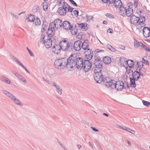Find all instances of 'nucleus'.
Returning <instances> with one entry per match:
<instances>
[{
  "label": "nucleus",
  "mask_w": 150,
  "mask_h": 150,
  "mask_svg": "<svg viewBox=\"0 0 150 150\" xmlns=\"http://www.w3.org/2000/svg\"><path fill=\"white\" fill-rule=\"evenodd\" d=\"M45 37V35L43 34H42L41 36L40 42L42 44H43L44 42L45 41V40H44Z\"/></svg>",
  "instance_id": "nucleus-48"
},
{
  "label": "nucleus",
  "mask_w": 150,
  "mask_h": 150,
  "mask_svg": "<svg viewBox=\"0 0 150 150\" xmlns=\"http://www.w3.org/2000/svg\"><path fill=\"white\" fill-rule=\"evenodd\" d=\"M105 85L108 87L112 89H114L115 87L114 86L115 83V81L113 80H112L109 78H106L104 81Z\"/></svg>",
  "instance_id": "nucleus-6"
},
{
  "label": "nucleus",
  "mask_w": 150,
  "mask_h": 150,
  "mask_svg": "<svg viewBox=\"0 0 150 150\" xmlns=\"http://www.w3.org/2000/svg\"><path fill=\"white\" fill-rule=\"evenodd\" d=\"M75 60V59L74 57ZM83 62L82 59L81 57H79L78 58H77L76 59V64L75 63V65H76V67L77 68L79 69H80L82 68L83 67Z\"/></svg>",
  "instance_id": "nucleus-12"
},
{
  "label": "nucleus",
  "mask_w": 150,
  "mask_h": 150,
  "mask_svg": "<svg viewBox=\"0 0 150 150\" xmlns=\"http://www.w3.org/2000/svg\"><path fill=\"white\" fill-rule=\"evenodd\" d=\"M63 2H65L63 0H58L57 3L59 6H61L63 4Z\"/></svg>",
  "instance_id": "nucleus-50"
},
{
  "label": "nucleus",
  "mask_w": 150,
  "mask_h": 150,
  "mask_svg": "<svg viewBox=\"0 0 150 150\" xmlns=\"http://www.w3.org/2000/svg\"><path fill=\"white\" fill-rule=\"evenodd\" d=\"M0 80L3 83L7 84H10L11 83V80L7 77L4 75L1 76Z\"/></svg>",
  "instance_id": "nucleus-17"
},
{
  "label": "nucleus",
  "mask_w": 150,
  "mask_h": 150,
  "mask_svg": "<svg viewBox=\"0 0 150 150\" xmlns=\"http://www.w3.org/2000/svg\"><path fill=\"white\" fill-rule=\"evenodd\" d=\"M103 61L105 64H108L111 62V60L110 57L106 56L103 58Z\"/></svg>",
  "instance_id": "nucleus-32"
},
{
  "label": "nucleus",
  "mask_w": 150,
  "mask_h": 150,
  "mask_svg": "<svg viewBox=\"0 0 150 150\" xmlns=\"http://www.w3.org/2000/svg\"><path fill=\"white\" fill-rule=\"evenodd\" d=\"M126 131L131 133L132 134H134L135 133V132L134 130H133L127 127V129Z\"/></svg>",
  "instance_id": "nucleus-47"
},
{
  "label": "nucleus",
  "mask_w": 150,
  "mask_h": 150,
  "mask_svg": "<svg viewBox=\"0 0 150 150\" xmlns=\"http://www.w3.org/2000/svg\"><path fill=\"white\" fill-rule=\"evenodd\" d=\"M26 49L30 55L32 57H33L34 56V55L33 52L30 50L28 47H26Z\"/></svg>",
  "instance_id": "nucleus-52"
},
{
  "label": "nucleus",
  "mask_w": 150,
  "mask_h": 150,
  "mask_svg": "<svg viewBox=\"0 0 150 150\" xmlns=\"http://www.w3.org/2000/svg\"><path fill=\"white\" fill-rule=\"evenodd\" d=\"M67 11L62 7L59 8L58 10V12L59 14L61 15H66Z\"/></svg>",
  "instance_id": "nucleus-31"
},
{
  "label": "nucleus",
  "mask_w": 150,
  "mask_h": 150,
  "mask_svg": "<svg viewBox=\"0 0 150 150\" xmlns=\"http://www.w3.org/2000/svg\"><path fill=\"white\" fill-rule=\"evenodd\" d=\"M71 3L74 6H77V4L73 0H69Z\"/></svg>",
  "instance_id": "nucleus-58"
},
{
  "label": "nucleus",
  "mask_w": 150,
  "mask_h": 150,
  "mask_svg": "<svg viewBox=\"0 0 150 150\" xmlns=\"http://www.w3.org/2000/svg\"><path fill=\"white\" fill-rule=\"evenodd\" d=\"M22 67L25 70V71L27 72H28L29 74H30V72H29L27 70V68L25 67H24V66L23 65V66Z\"/></svg>",
  "instance_id": "nucleus-62"
},
{
  "label": "nucleus",
  "mask_w": 150,
  "mask_h": 150,
  "mask_svg": "<svg viewBox=\"0 0 150 150\" xmlns=\"http://www.w3.org/2000/svg\"><path fill=\"white\" fill-rule=\"evenodd\" d=\"M69 30L71 34L74 35H76L78 31L76 25H71Z\"/></svg>",
  "instance_id": "nucleus-23"
},
{
  "label": "nucleus",
  "mask_w": 150,
  "mask_h": 150,
  "mask_svg": "<svg viewBox=\"0 0 150 150\" xmlns=\"http://www.w3.org/2000/svg\"><path fill=\"white\" fill-rule=\"evenodd\" d=\"M89 42L88 40H85L83 43L82 42L81 48L83 50H85L89 48Z\"/></svg>",
  "instance_id": "nucleus-27"
},
{
  "label": "nucleus",
  "mask_w": 150,
  "mask_h": 150,
  "mask_svg": "<svg viewBox=\"0 0 150 150\" xmlns=\"http://www.w3.org/2000/svg\"><path fill=\"white\" fill-rule=\"evenodd\" d=\"M106 16L107 17L110 18H113V16L111 14L109 13H107L106 14Z\"/></svg>",
  "instance_id": "nucleus-54"
},
{
  "label": "nucleus",
  "mask_w": 150,
  "mask_h": 150,
  "mask_svg": "<svg viewBox=\"0 0 150 150\" xmlns=\"http://www.w3.org/2000/svg\"><path fill=\"white\" fill-rule=\"evenodd\" d=\"M56 90L59 94L61 95L62 94V89L60 87Z\"/></svg>",
  "instance_id": "nucleus-55"
},
{
  "label": "nucleus",
  "mask_w": 150,
  "mask_h": 150,
  "mask_svg": "<svg viewBox=\"0 0 150 150\" xmlns=\"http://www.w3.org/2000/svg\"><path fill=\"white\" fill-rule=\"evenodd\" d=\"M27 19L30 22H32L34 21L35 17L34 15L30 14L28 15Z\"/></svg>",
  "instance_id": "nucleus-34"
},
{
  "label": "nucleus",
  "mask_w": 150,
  "mask_h": 150,
  "mask_svg": "<svg viewBox=\"0 0 150 150\" xmlns=\"http://www.w3.org/2000/svg\"><path fill=\"white\" fill-rule=\"evenodd\" d=\"M92 67V64L88 60H85L83 62V68L85 72H87L91 69Z\"/></svg>",
  "instance_id": "nucleus-9"
},
{
  "label": "nucleus",
  "mask_w": 150,
  "mask_h": 150,
  "mask_svg": "<svg viewBox=\"0 0 150 150\" xmlns=\"http://www.w3.org/2000/svg\"><path fill=\"white\" fill-rule=\"evenodd\" d=\"M51 25L50 24L48 29L47 32V36L49 37V38H52L54 33L55 30L54 28L52 27Z\"/></svg>",
  "instance_id": "nucleus-14"
},
{
  "label": "nucleus",
  "mask_w": 150,
  "mask_h": 150,
  "mask_svg": "<svg viewBox=\"0 0 150 150\" xmlns=\"http://www.w3.org/2000/svg\"><path fill=\"white\" fill-rule=\"evenodd\" d=\"M134 47L136 48H137L140 47H142L144 49V47L145 45H144L143 43L141 42H139L137 40L135 39H134Z\"/></svg>",
  "instance_id": "nucleus-18"
},
{
  "label": "nucleus",
  "mask_w": 150,
  "mask_h": 150,
  "mask_svg": "<svg viewBox=\"0 0 150 150\" xmlns=\"http://www.w3.org/2000/svg\"><path fill=\"white\" fill-rule=\"evenodd\" d=\"M86 20L87 22H88L92 19L93 17L92 16L88 15H86Z\"/></svg>",
  "instance_id": "nucleus-42"
},
{
  "label": "nucleus",
  "mask_w": 150,
  "mask_h": 150,
  "mask_svg": "<svg viewBox=\"0 0 150 150\" xmlns=\"http://www.w3.org/2000/svg\"><path fill=\"white\" fill-rule=\"evenodd\" d=\"M52 86L55 87L56 88V90L59 88L60 87L58 85L56 84V83L53 82L52 84Z\"/></svg>",
  "instance_id": "nucleus-53"
},
{
  "label": "nucleus",
  "mask_w": 150,
  "mask_h": 150,
  "mask_svg": "<svg viewBox=\"0 0 150 150\" xmlns=\"http://www.w3.org/2000/svg\"><path fill=\"white\" fill-rule=\"evenodd\" d=\"M2 92L4 95L10 99L14 96V95L11 93L7 90H2Z\"/></svg>",
  "instance_id": "nucleus-26"
},
{
  "label": "nucleus",
  "mask_w": 150,
  "mask_h": 150,
  "mask_svg": "<svg viewBox=\"0 0 150 150\" xmlns=\"http://www.w3.org/2000/svg\"><path fill=\"white\" fill-rule=\"evenodd\" d=\"M10 14L12 17L16 19H18V17L17 15L13 13H10Z\"/></svg>",
  "instance_id": "nucleus-51"
},
{
  "label": "nucleus",
  "mask_w": 150,
  "mask_h": 150,
  "mask_svg": "<svg viewBox=\"0 0 150 150\" xmlns=\"http://www.w3.org/2000/svg\"><path fill=\"white\" fill-rule=\"evenodd\" d=\"M59 45L61 49L63 51H67L69 50L70 47L69 43L66 40H63L61 41L59 43Z\"/></svg>",
  "instance_id": "nucleus-4"
},
{
  "label": "nucleus",
  "mask_w": 150,
  "mask_h": 150,
  "mask_svg": "<svg viewBox=\"0 0 150 150\" xmlns=\"http://www.w3.org/2000/svg\"><path fill=\"white\" fill-rule=\"evenodd\" d=\"M73 55L71 54L67 59L65 58L56 59L54 62L55 67L59 69H62L66 67L69 70L73 69L75 66V61Z\"/></svg>",
  "instance_id": "nucleus-1"
},
{
  "label": "nucleus",
  "mask_w": 150,
  "mask_h": 150,
  "mask_svg": "<svg viewBox=\"0 0 150 150\" xmlns=\"http://www.w3.org/2000/svg\"><path fill=\"white\" fill-rule=\"evenodd\" d=\"M33 8L36 9V11L38 10V6L37 5H35L34 6Z\"/></svg>",
  "instance_id": "nucleus-64"
},
{
  "label": "nucleus",
  "mask_w": 150,
  "mask_h": 150,
  "mask_svg": "<svg viewBox=\"0 0 150 150\" xmlns=\"http://www.w3.org/2000/svg\"><path fill=\"white\" fill-rule=\"evenodd\" d=\"M10 100L16 105H19L21 106H23V104L21 102L20 100L18 99L14 95Z\"/></svg>",
  "instance_id": "nucleus-21"
},
{
  "label": "nucleus",
  "mask_w": 150,
  "mask_h": 150,
  "mask_svg": "<svg viewBox=\"0 0 150 150\" xmlns=\"http://www.w3.org/2000/svg\"><path fill=\"white\" fill-rule=\"evenodd\" d=\"M138 17L132 15L130 17V21L132 24L136 25L139 22Z\"/></svg>",
  "instance_id": "nucleus-19"
},
{
  "label": "nucleus",
  "mask_w": 150,
  "mask_h": 150,
  "mask_svg": "<svg viewBox=\"0 0 150 150\" xmlns=\"http://www.w3.org/2000/svg\"><path fill=\"white\" fill-rule=\"evenodd\" d=\"M130 86L132 88H135L136 86V84L135 83V79L133 78L130 77Z\"/></svg>",
  "instance_id": "nucleus-33"
},
{
  "label": "nucleus",
  "mask_w": 150,
  "mask_h": 150,
  "mask_svg": "<svg viewBox=\"0 0 150 150\" xmlns=\"http://www.w3.org/2000/svg\"><path fill=\"white\" fill-rule=\"evenodd\" d=\"M95 67H97L100 69L102 68V65L101 62L99 61H96L95 62Z\"/></svg>",
  "instance_id": "nucleus-38"
},
{
  "label": "nucleus",
  "mask_w": 150,
  "mask_h": 150,
  "mask_svg": "<svg viewBox=\"0 0 150 150\" xmlns=\"http://www.w3.org/2000/svg\"><path fill=\"white\" fill-rule=\"evenodd\" d=\"M43 79L44 81H45L48 84H49L50 85H52V84L54 82L53 81H50V80H49L47 79H46L45 78H44V77H43Z\"/></svg>",
  "instance_id": "nucleus-46"
},
{
  "label": "nucleus",
  "mask_w": 150,
  "mask_h": 150,
  "mask_svg": "<svg viewBox=\"0 0 150 150\" xmlns=\"http://www.w3.org/2000/svg\"><path fill=\"white\" fill-rule=\"evenodd\" d=\"M141 61H139L137 62V71L140 74L141 76H143L145 73L146 70L144 67V65L142 64Z\"/></svg>",
  "instance_id": "nucleus-5"
},
{
  "label": "nucleus",
  "mask_w": 150,
  "mask_h": 150,
  "mask_svg": "<svg viewBox=\"0 0 150 150\" xmlns=\"http://www.w3.org/2000/svg\"><path fill=\"white\" fill-rule=\"evenodd\" d=\"M106 47L109 50H110L112 46L110 44H108L107 45Z\"/></svg>",
  "instance_id": "nucleus-63"
},
{
  "label": "nucleus",
  "mask_w": 150,
  "mask_h": 150,
  "mask_svg": "<svg viewBox=\"0 0 150 150\" xmlns=\"http://www.w3.org/2000/svg\"><path fill=\"white\" fill-rule=\"evenodd\" d=\"M85 50L84 54L85 57L88 59H91L93 57V52L89 47L87 48Z\"/></svg>",
  "instance_id": "nucleus-10"
},
{
  "label": "nucleus",
  "mask_w": 150,
  "mask_h": 150,
  "mask_svg": "<svg viewBox=\"0 0 150 150\" xmlns=\"http://www.w3.org/2000/svg\"><path fill=\"white\" fill-rule=\"evenodd\" d=\"M138 4V1L137 0L134 1V4L133 5V7L134 8H136Z\"/></svg>",
  "instance_id": "nucleus-49"
},
{
  "label": "nucleus",
  "mask_w": 150,
  "mask_h": 150,
  "mask_svg": "<svg viewBox=\"0 0 150 150\" xmlns=\"http://www.w3.org/2000/svg\"><path fill=\"white\" fill-rule=\"evenodd\" d=\"M125 13H126V15L127 16H130L133 13L132 9L130 8L126 9Z\"/></svg>",
  "instance_id": "nucleus-35"
},
{
  "label": "nucleus",
  "mask_w": 150,
  "mask_h": 150,
  "mask_svg": "<svg viewBox=\"0 0 150 150\" xmlns=\"http://www.w3.org/2000/svg\"><path fill=\"white\" fill-rule=\"evenodd\" d=\"M134 66L133 60L129 59L125 61L123 65V66L125 69V73L129 75L132 74V78L135 79V81H137L140 78V76H141L138 71L136 70L133 72Z\"/></svg>",
  "instance_id": "nucleus-2"
},
{
  "label": "nucleus",
  "mask_w": 150,
  "mask_h": 150,
  "mask_svg": "<svg viewBox=\"0 0 150 150\" xmlns=\"http://www.w3.org/2000/svg\"><path fill=\"white\" fill-rule=\"evenodd\" d=\"M48 25V24L47 22H43L42 25V32H44L46 30L47 27Z\"/></svg>",
  "instance_id": "nucleus-37"
},
{
  "label": "nucleus",
  "mask_w": 150,
  "mask_h": 150,
  "mask_svg": "<svg viewBox=\"0 0 150 150\" xmlns=\"http://www.w3.org/2000/svg\"><path fill=\"white\" fill-rule=\"evenodd\" d=\"M62 26L64 29L67 30H69L71 26L69 22L64 21L62 24Z\"/></svg>",
  "instance_id": "nucleus-25"
},
{
  "label": "nucleus",
  "mask_w": 150,
  "mask_h": 150,
  "mask_svg": "<svg viewBox=\"0 0 150 150\" xmlns=\"http://www.w3.org/2000/svg\"><path fill=\"white\" fill-rule=\"evenodd\" d=\"M142 102L143 105L145 106L148 107L150 106V103L148 101L143 100Z\"/></svg>",
  "instance_id": "nucleus-41"
},
{
  "label": "nucleus",
  "mask_w": 150,
  "mask_h": 150,
  "mask_svg": "<svg viewBox=\"0 0 150 150\" xmlns=\"http://www.w3.org/2000/svg\"><path fill=\"white\" fill-rule=\"evenodd\" d=\"M22 67L25 70V71L27 72H28L29 74H30V72H29L27 70V68L25 67H24V66L23 65V66Z\"/></svg>",
  "instance_id": "nucleus-61"
},
{
  "label": "nucleus",
  "mask_w": 150,
  "mask_h": 150,
  "mask_svg": "<svg viewBox=\"0 0 150 150\" xmlns=\"http://www.w3.org/2000/svg\"><path fill=\"white\" fill-rule=\"evenodd\" d=\"M94 78L97 83H100L103 80V76L101 73H95Z\"/></svg>",
  "instance_id": "nucleus-11"
},
{
  "label": "nucleus",
  "mask_w": 150,
  "mask_h": 150,
  "mask_svg": "<svg viewBox=\"0 0 150 150\" xmlns=\"http://www.w3.org/2000/svg\"><path fill=\"white\" fill-rule=\"evenodd\" d=\"M62 6L60 7H62V8H64L67 11L71 12L72 11V8L69 6L66 2H63V4H62Z\"/></svg>",
  "instance_id": "nucleus-24"
},
{
  "label": "nucleus",
  "mask_w": 150,
  "mask_h": 150,
  "mask_svg": "<svg viewBox=\"0 0 150 150\" xmlns=\"http://www.w3.org/2000/svg\"><path fill=\"white\" fill-rule=\"evenodd\" d=\"M79 11L77 10H75L73 12L72 15L75 17H77L78 16Z\"/></svg>",
  "instance_id": "nucleus-44"
},
{
  "label": "nucleus",
  "mask_w": 150,
  "mask_h": 150,
  "mask_svg": "<svg viewBox=\"0 0 150 150\" xmlns=\"http://www.w3.org/2000/svg\"><path fill=\"white\" fill-rule=\"evenodd\" d=\"M82 42L80 40H77L74 43V49L76 51H79L82 47Z\"/></svg>",
  "instance_id": "nucleus-13"
},
{
  "label": "nucleus",
  "mask_w": 150,
  "mask_h": 150,
  "mask_svg": "<svg viewBox=\"0 0 150 150\" xmlns=\"http://www.w3.org/2000/svg\"><path fill=\"white\" fill-rule=\"evenodd\" d=\"M13 74L20 80H21L24 83H27V81L25 78L17 72L13 71Z\"/></svg>",
  "instance_id": "nucleus-20"
},
{
  "label": "nucleus",
  "mask_w": 150,
  "mask_h": 150,
  "mask_svg": "<svg viewBox=\"0 0 150 150\" xmlns=\"http://www.w3.org/2000/svg\"><path fill=\"white\" fill-rule=\"evenodd\" d=\"M13 58V59L15 62L19 66H20L21 67L23 66V64L19 61V60L16 57L12 56Z\"/></svg>",
  "instance_id": "nucleus-39"
},
{
  "label": "nucleus",
  "mask_w": 150,
  "mask_h": 150,
  "mask_svg": "<svg viewBox=\"0 0 150 150\" xmlns=\"http://www.w3.org/2000/svg\"><path fill=\"white\" fill-rule=\"evenodd\" d=\"M139 22L138 24L137 25V29L140 30L142 29V28H144L145 26L144 23L145 21V17L143 16H140L138 18Z\"/></svg>",
  "instance_id": "nucleus-8"
},
{
  "label": "nucleus",
  "mask_w": 150,
  "mask_h": 150,
  "mask_svg": "<svg viewBox=\"0 0 150 150\" xmlns=\"http://www.w3.org/2000/svg\"><path fill=\"white\" fill-rule=\"evenodd\" d=\"M43 44L47 48H50L52 45V41L51 38H49L46 40Z\"/></svg>",
  "instance_id": "nucleus-22"
},
{
  "label": "nucleus",
  "mask_w": 150,
  "mask_h": 150,
  "mask_svg": "<svg viewBox=\"0 0 150 150\" xmlns=\"http://www.w3.org/2000/svg\"><path fill=\"white\" fill-rule=\"evenodd\" d=\"M35 25L36 26H38L40 24V19L38 18H35L34 21L33 22Z\"/></svg>",
  "instance_id": "nucleus-36"
},
{
  "label": "nucleus",
  "mask_w": 150,
  "mask_h": 150,
  "mask_svg": "<svg viewBox=\"0 0 150 150\" xmlns=\"http://www.w3.org/2000/svg\"><path fill=\"white\" fill-rule=\"evenodd\" d=\"M52 51L54 54H58L60 52L61 49L59 45H54L52 48Z\"/></svg>",
  "instance_id": "nucleus-15"
},
{
  "label": "nucleus",
  "mask_w": 150,
  "mask_h": 150,
  "mask_svg": "<svg viewBox=\"0 0 150 150\" xmlns=\"http://www.w3.org/2000/svg\"><path fill=\"white\" fill-rule=\"evenodd\" d=\"M142 62H141L142 63H141V64H143V63H144L147 65H149V63L148 60L145 59L144 58H142Z\"/></svg>",
  "instance_id": "nucleus-43"
},
{
  "label": "nucleus",
  "mask_w": 150,
  "mask_h": 150,
  "mask_svg": "<svg viewBox=\"0 0 150 150\" xmlns=\"http://www.w3.org/2000/svg\"><path fill=\"white\" fill-rule=\"evenodd\" d=\"M102 71L101 69L95 67L94 69V71L95 73H101V71Z\"/></svg>",
  "instance_id": "nucleus-40"
},
{
  "label": "nucleus",
  "mask_w": 150,
  "mask_h": 150,
  "mask_svg": "<svg viewBox=\"0 0 150 150\" xmlns=\"http://www.w3.org/2000/svg\"><path fill=\"white\" fill-rule=\"evenodd\" d=\"M114 86L115 87L114 88H116L117 91H120L124 88L125 89L129 88L128 84L127 83H125L124 84L123 82L120 81H115Z\"/></svg>",
  "instance_id": "nucleus-3"
},
{
  "label": "nucleus",
  "mask_w": 150,
  "mask_h": 150,
  "mask_svg": "<svg viewBox=\"0 0 150 150\" xmlns=\"http://www.w3.org/2000/svg\"><path fill=\"white\" fill-rule=\"evenodd\" d=\"M43 9L44 11H46L48 8V5L47 2H45L43 4Z\"/></svg>",
  "instance_id": "nucleus-45"
},
{
  "label": "nucleus",
  "mask_w": 150,
  "mask_h": 150,
  "mask_svg": "<svg viewBox=\"0 0 150 150\" xmlns=\"http://www.w3.org/2000/svg\"><path fill=\"white\" fill-rule=\"evenodd\" d=\"M119 12L120 15L123 16H125L126 14V8L123 6H121L119 8Z\"/></svg>",
  "instance_id": "nucleus-28"
},
{
  "label": "nucleus",
  "mask_w": 150,
  "mask_h": 150,
  "mask_svg": "<svg viewBox=\"0 0 150 150\" xmlns=\"http://www.w3.org/2000/svg\"><path fill=\"white\" fill-rule=\"evenodd\" d=\"M62 23V21L61 20L57 18L55 19L54 22L50 23V24L52 27L58 29L61 27Z\"/></svg>",
  "instance_id": "nucleus-7"
},
{
  "label": "nucleus",
  "mask_w": 150,
  "mask_h": 150,
  "mask_svg": "<svg viewBox=\"0 0 150 150\" xmlns=\"http://www.w3.org/2000/svg\"><path fill=\"white\" fill-rule=\"evenodd\" d=\"M115 1V0H108V2L110 4H113Z\"/></svg>",
  "instance_id": "nucleus-60"
},
{
  "label": "nucleus",
  "mask_w": 150,
  "mask_h": 150,
  "mask_svg": "<svg viewBox=\"0 0 150 150\" xmlns=\"http://www.w3.org/2000/svg\"><path fill=\"white\" fill-rule=\"evenodd\" d=\"M91 129H92L94 131L96 132H98V130L96 129L95 127H91Z\"/></svg>",
  "instance_id": "nucleus-59"
},
{
  "label": "nucleus",
  "mask_w": 150,
  "mask_h": 150,
  "mask_svg": "<svg viewBox=\"0 0 150 150\" xmlns=\"http://www.w3.org/2000/svg\"><path fill=\"white\" fill-rule=\"evenodd\" d=\"M109 50L111 52H113L116 51V49L112 46V47Z\"/></svg>",
  "instance_id": "nucleus-57"
},
{
  "label": "nucleus",
  "mask_w": 150,
  "mask_h": 150,
  "mask_svg": "<svg viewBox=\"0 0 150 150\" xmlns=\"http://www.w3.org/2000/svg\"><path fill=\"white\" fill-rule=\"evenodd\" d=\"M79 27L81 29H83L85 30H87L88 28V25L86 23H83L79 24Z\"/></svg>",
  "instance_id": "nucleus-30"
},
{
  "label": "nucleus",
  "mask_w": 150,
  "mask_h": 150,
  "mask_svg": "<svg viewBox=\"0 0 150 150\" xmlns=\"http://www.w3.org/2000/svg\"><path fill=\"white\" fill-rule=\"evenodd\" d=\"M143 49L147 52H150V47H147L145 46Z\"/></svg>",
  "instance_id": "nucleus-56"
},
{
  "label": "nucleus",
  "mask_w": 150,
  "mask_h": 150,
  "mask_svg": "<svg viewBox=\"0 0 150 150\" xmlns=\"http://www.w3.org/2000/svg\"><path fill=\"white\" fill-rule=\"evenodd\" d=\"M113 4L117 8H119L122 6V3L120 0H115V1Z\"/></svg>",
  "instance_id": "nucleus-29"
},
{
  "label": "nucleus",
  "mask_w": 150,
  "mask_h": 150,
  "mask_svg": "<svg viewBox=\"0 0 150 150\" xmlns=\"http://www.w3.org/2000/svg\"><path fill=\"white\" fill-rule=\"evenodd\" d=\"M143 28V34L145 38H148L150 35V30L148 27H144Z\"/></svg>",
  "instance_id": "nucleus-16"
}]
</instances>
